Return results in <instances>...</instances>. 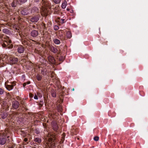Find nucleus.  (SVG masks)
I'll use <instances>...</instances> for the list:
<instances>
[{
  "instance_id": "1",
  "label": "nucleus",
  "mask_w": 148,
  "mask_h": 148,
  "mask_svg": "<svg viewBox=\"0 0 148 148\" xmlns=\"http://www.w3.org/2000/svg\"><path fill=\"white\" fill-rule=\"evenodd\" d=\"M48 135L46 138L45 140L46 141L47 140L46 143L49 147H50L51 145V143L52 141H53L55 139V135L53 134L50 133L48 134Z\"/></svg>"
},
{
  "instance_id": "2",
  "label": "nucleus",
  "mask_w": 148,
  "mask_h": 148,
  "mask_svg": "<svg viewBox=\"0 0 148 148\" xmlns=\"http://www.w3.org/2000/svg\"><path fill=\"white\" fill-rule=\"evenodd\" d=\"M18 61V59L16 58L13 57H10L9 60H8L9 63L12 65L16 63Z\"/></svg>"
},
{
  "instance_id": "3",
  "label": "nucleus",
  "mask_w": 148,
  "mask_h": 148,
  "mask_svg": "<svg viewBox=\"0 0 148 148\" xmlns=\"http://www.w3.org/2000/svg\"><path fill=\"white\" fill-rule=\"evenodd\" d=\"M40 16L39 15H37L33 17L30 19V21L32 22H36L39 20Z\"/></svg>"
},
{
  "instance_id": "4",
  "label": "nucleus",
  "mask_w": 148,
  "mask_h": 148,
  "mask_svg": "<svg viewBox=\"0 0 148 148\" xmlns=\"http://www.w3.org/2000/svg\"><path fill=\"white\" fill-rule=\"evenodd\" d=\"M16 84L15 83H12L10 85H6V88L8 90L10 91L13 89L14 86Z\"/></svg>"
},
{
  "instance_id": "5",
  "label": "nucleus",
  "mask_w": 148,
  "mask_h": 148,
  "mask_svg": "<svg viewBox=\"0 0 148 148\" xmlns=\"http://www.w3.org/2000/svg\"><path fill=\"white\" fill-rule=\"evenodd\" d=\"M19 105V103L17 101H13L12 103V107L15 109L17 108L18 107Z\"/></svg>"
},
{
  "instance_id": "6",
  "label": "nucleus",
  "mask_w": 148,
  "mask_h": 148,
  "mask_svg": "<svg viewBox=\"0 0 148 148\" xmlns=\"http://www.w3.org/2000/svg\"><path fill=\"white\" fill-rule=\"evenodd\" d=\"M30 11V9L28 8H25L21 11V14L23 15H27L29 13V11Z\"/></svg>"
},
{
  "instance_id": "7",
  "label": "nucleus",
  "mask_w": 148,
  "mask_h": 148,
  "mask_svg": "<svg viewBox=\"0 0 148 148\" xmlns=\"http://www.w3.org/2000/svg\"><path fill=\"white\" fill-rule=\"evenodd\" d=\"M38 34V32L36 30H33L31 32V35L34 37H36Z\"/></svg>"
},
{
  "instance_id": "8",
  "label": "nucleus",
  "mask_w": 148,
  "mask_h": 148,
  "mask_svg": "<svg viewBox=\"0 0 148 148\" xmlns=\"http://www.w3.org/2000/svg\"><path fill=\"white\" fill-rule=\"evenodd\" d=\"M48 59L49 61L51 63L54 64L55 63V60L53 57L49 56L48 57Z\"/></svg>"
},
{
  "instance_id": "9",
  "label": "nucleus",
  "mask_w": 148,
  "mask_h": 148,
  "mask_svg": "<svg viewBox=\"0 0 148 148\" xmlns=\"http://www.w3.org/2000/svg\"><path fill=\"white\" fill-rule=\"evenodd\" d=\"M52 125L54 130L55 131H57L58 129V127L57 124L56 122H55L53 121L52 122Z\"/></svg>"
},
{
  "instance_id": "10",
  "label": "nucleus",
  "mask_w": 148,
  "mask_h": 148,
  "mask_svg": "<svg viewBox=\"0 0 148 148\" xmlns=\"http://www.w3.org/2000/svg\"><path fill=\"white\" fill-rule=\"evenodd\" d=\"M24 51V48L22 46H19L18 48V51L19 53H23Z\"/></svg>"
},
{
  "instance_id": "11",
  "label": "nucleus",
  "mask_w": 148,
  "mask_h": 148,
  "mask_svg": "<svg viewBox=\"0 0 148 148\" xmlns=\"http://www.w3.org/2000/svg\"><path fill=\"white\" fill-rule=\"evenodd\" d=\"M50 50L52 52H53L54 53H58V50L56 48L53 46L51 47Z\"/></svg>"
},
{
  "instance_id": "12",
  "label": "nucleus",
  "mask_w": 148,
  "mask_h": 148,
  "mask_svg": "<svg viewBox=\"0 0 148 148\" xmlns=\"http://www.w3.org/2000/svg\"><path fill=\"white\" fill-rule=\"evenodd\" d=\"M6 142V140L4 138H0V144L1 145L4 144Z\"/></svg>"
},
{
  "instance_id": "13",
  "label": "nucleus",
  "mask_w": 148,
  "mask_h": 148,
  "mask_svg": "<svg viewBox=\"0 0 148 148\" xmlns=\"http://www.w3.org/2000/svg\"><path fill=\"white\" fill-rule=\"evenodd\" d=\"M34 141L38 144H40L41 142V139L39 138H35L34 139Z\"/></svg>"
},
{
  "instance_id": "14",
  "label": "nucleus",
  "mask_w": 148,
  "mask_h": 148,
  "mask_svg": "<svg viewBox=\"0 0 148 148\" xmlns=\"http://www.w3.org/2000/svg\"><path fill=\"white\" fill-rule=\"evenodd\" d=\"M27 0H17V1L20 4H23L27 1Z\"/></svg>"
},
{
  "instance_id": "15",
  "label": "nucleus",
  "mask_w": 148,
  "mask_h": 148,
  "mask_svg": "<svg viewBox=\"0 0 148 148\" xmlns=\"http://www.w3.org/2000/svg\"><path fill=\"white\" fill-rule=\"evenodd\" d=\"M67 5V2L66 1H64L63 2L62 4V8L63 9H64L66 8Z\"/></svg>"
},
{
  "instance_id": "16",
  "label": "nucleus",
  "mask_w": 148,
  "mask_h": 148,
  "mask_svg": "<svg viewBox=\"0 0 148 148\" xmlns=\"http://www.w3.org/2000/svg\"><path fill=\"white\" fill-rule=\"evenodd\" d=\"M66 35L67 37L68 38H70L72 36L71 34L69 31L66 32Z\"/></svg>"
},
{
  "instance_id": "17",
  "label": "nucleus",
  "mask_w": 148,
  "mask_h": 148,
  "mask_svg": "<svg viewBox=\"0 0 148 148\" xmlns=\"http://www.w3.org/2000/svg\"><path fill=\"white\" fill-rule=\"evenodd\" d=\"M3 33L7 34H8L10 33L9 30L7 29H4L3 30Z\"/></svg>"
},
{
  "instance_id": "18",
  "label": "nucleus",
  "mask_w": 148,
  "mask_h": 148,
  "mask_svg": "<svg viewBox=\"0 0 148 148\" xmlns=\"http://www.w3.org/2000/svg\"><path fill=\"white\" fill-rule=\"evenodd\" d=\"M53 42L56 44H59L60 43V41L59 40L57 39H55L53 40Z\"/></svg>"
},
{
  "instance_id": "19",
  "label": "nucleus",
  "mask_w": 148,
  "mask_h": 148,
  "mask_svg": "<svg viewBox=\"0 0 148 148\" xmlns=\"http://www.w3.org/2000/svg\"><path fill=\"white\" fill-rule=\"evenodd\" d=\"M41 11L44 14H46L47 13V10L45 8L42 6L41 8Z\"/></svg>"
},
{
  "instance_id": "20",
  "label": "nucleus",
  "mask_w": 148,
  "mask_h": 148,
  "mask_svg": "<svg viewBox=\"0 0 148 148\" xmlns=\"http://www.w3.org/2000/svg\"><path fill=\"white\" fill-rule=\"evenodd\" d=\"M34 10L35 12H38V8L36 7H34L31 10L32 12H34Z\"/></svg>"
},
{
  "instance_id": "21",
  "label": "nucleus",
  "mask_w": 148,
  "mask_h": 148,
  "mask_svg": "<svg viewBox=\"0 0 148 148\" xmlns=\"http://www.w3.org/2000/svg\"><path fill=\"white\" fill-rule=\"evenodd\" d=\"M1 116L3 119H5L7 117V115L6 114L3 113L1 114Z\"/></svg>"
},
{
  "instance_id": "22",
  "label": "nucleus",
  "mask_w": 148,
  "mask_h": 148,
  "mask_svg": "<svg viewBox=\"0 0 148 148\" xmlns=\"http://www.w3.org/2000/svg\"><path fill=\"white\" fill-rule=\"evenodd\" d=\"M53 1L55 3L58 4L60 2L61 0H53Z\"/></svg>"
},
{
  "instance_id": "23",
  "label": "nucleus",
  "mask_w": 148,
  "mask_h": 148,
  "mask_svg": "<svg viewBox=\"0 0 148 148\" xmlns=\"http://www.w3.org/2000/svg\"><path fill=\"white\" fill-rule=\"evenodd\" d=\"M4 90L1 88H0V94L1 95H2L3 94L4 92Z\"/></svg>"
},
{
  "instance_id": "24",
  "label": "nucleus",
  "mask_w": 148,
  "mask_h": 148,
  "mask_svg": "<svg viewBox=\"0 0 148 148\" xmlns=\"http://www.w3.org/2000/svg\"><path fill=\"white\" fill-rule=\"evenodd\" d=\"M37 79L38 81H40L41 80L42 78V77L40 75H37Z\"/></svg>"
},
{
  "instance_id": "25",
  "label": "nucleus",
  "mask_w": 148,
  "mask_h": 148,
  "mask_svg": "<svg viewBox=\"0 0 148 148\" xmlns=\"http://www.w3.org/2000/svg\"><path fill=\"white\" fill-rule=\"evenodd\" d=\"M54 29L55 30H57L59 29V27L57 25H55L54 27Z\"/></svg>"
},
{
  "instance_id": "26",
  "label": "nucleus",
  "mask_w": 148,
  "mask_h": 148,
  "mask_svg": "<svg viewBox=\"0 0 148 148\" xmlns=\"http://www.w3.org/2000/svg\"><path fill=\"white\" fill-rule=\"evenodd\" d=\"M94 139L95 141H97L99 140V137L98 136H95L94 137Z\"/></svg>"
},
{
  "instance_id": "27",
  "label": "nucleus",
  "mask_w": 148,
  "mask_h": 148,
  "mask_svg": "<svg viewBox=\"0 0 148 148\" xmlns=\"http://www.w3.org/2000/svg\"><path fill=\"white\" fill-rule=\"evenodd\" d=\"M65 20V19H61L60 21V22L61 23H63L65 22H64Z\"/></svg>"
},
{
  "instance_id": "28",
  "label": "nucleus",
  "mask_w": 148,
  "mask_h": 148,
  "mask_svg": "<svg viewBox=\"0 0 148 148\" xmlns=\"http://www.w3.org/2000/svg\"><path fill=\"white\" fill-rule=\"evenodd\" d=\"M52 95L53 97H56V94L55 92H53L52 93Z\"/></svg>"
},
{
  "instance_id": "29",
  "label": "nucleus",
  "mask_w": 148,
  "mask_h": 148,
  "mask_svg": "<svg viewBox=\"0 0 148 148\" xmlns=\"http://www.w3.org/2000/svg\"><path fill=\"white\" fill-rule=\"evenodd\" d=\"M8 43V42L6 41L5 42H4L3 45V47H5L7 45L6 44Z\"/></svg>"
},
{
  "instance_id": "30",
  "label": "nucleus",
  "mask_w": 148,
  "mask_h": 148,
  "mask_svg": "<svg viewBox=\"0 0 148 148\" xmlns=\"http://www.w3.org/2000/svg\"><path fill=\"white\" fill-rule=\"evenodd\" d=\"M12 7H14L16 6V5H15L14 2H13L12 3Z\"/></svg>"
},
{
  "instance_id": "31",
  "label": "nucleus",
  "mask_w": 148,
  "mask_h": 148,
  "mask_svg": "<svg viewBox=\"0 0 148 148\" xmlns=\"http://www.w3.org/2000/svg\"><path fill=\"white\" fill-rule=\"evenodd\" d=\"M34 98L35 99H38V97L36 95H35L34 96Z\"/></svg>"
},
{
  "instance_id": "32",
  "label": "nucleus",
  "mask_w": 148,
  "mask_h": 148,
  "mask_svg": "<svg viewBox=\"0 0 148 148\" xmlns=\"http://www.w3.org/2000/svg\"><path fill=\"white\" fill-rule=\"evenodd\" d=\"M27 85V83L26 82L24 83L23 84V86L24 87H25V86L26 85Z\"/></svg>"
},
{
  "instance_id": "33",
  "label": "nucleus",
  "mask_w": 148,
  "mask_h": 148,
  "mask_svg": "<svg viewBox=\"0 0 148 148\" xmlns=\"http://www.w3.org/2000/svg\"><path fill=\"white\" fill-rule=\"evenodd\" d=\"M36 134H39V132L38 131L36 130Z\"/></svg>"
},
{
  "instance_id": "34",
  "label": "nucleus",
  "mask_w": 148,
  "mask_h": 148,
  "mask_svg": "<svg viewBox=\"0 0 148 148\" xmlns=\"http://www.w3.org/2000/svg\"><path fill=\"white\" fill-rule=\"evenodd\" d=\"M26 83H27V84H30V81H28Z\"/></svg>"
},
{
  "instance_id": "35",
  "label": "nucleus",
  "mask_w": 148,
  "mask_h": 148,
  "mask_svg": "<svg viewBox=\"0 0 148 148\" xmlns=\"http://www.w3.org/2000/svg\"><path fill=\"white\" fill-rule=\"evenodd\" d=\"M27 140V138H25L24 139V140L26 142Z\"/></svg>"
},
{
  "instance_id": "36",
  "label": "nucleus",
  "mask_w": 148,
  "mask_h": 148,
  "mask_svg": "<svg viewBox=\"0 0 148 148\" xmlns=\"http://www.w3.org/2000/svg\"><path fill=\"white\" fill-rule=\"evenodd\" d=\"M11 40H9L8 41V43H9V44H10L11 43Z\"/></svg>"
},
{
  "instance_id": "37",
  "label": "nucleus",
  "mask_w": 148,
  "mask_h": 148,
  "mask_svg": "<svg viewBox=\"0 0 148 148\" xmlns=\"http://www.w3.org/2000/svg\"><path fill=\"white\" fill-rule=\"evenodd\" d=\"M67 11H69V10H70V9H69V8H67Z\"/></svg>"
},
{
  "instance_id": "38",
  "label": "nucleus",
  "mask_w": 148,
  "mask_h": 148,
  "mask_svg": "<svg viewBox=\"0 0 148 148\" xmlns=\"http://www.w3.org/2000/svg\"><path fill=\"white\" fill-rule=\"evenodd\" d=\"M72 91H74V88H73V89H72Z\"/></svg>"
},
{
  "instance_id": "39",
  "label": "nucleus",
  "mask_w": 148,
  "mask_h": 148,
  "mask_svg": "<svg viewBox=\"0 0 148 148\" xmlns=\"http://www.w3.org/2000/svg\"><path fill=\"white\" fill-rule=\"evenodd\" d=\"M8 148H13V147H10Z\"/></svg>"
},
{
  "instance_id": "40",
  "label": "nucleus",
  "mask_w": 148,
  "mask_h": 148,
  "mask_svg": "<svg viewBox=\"0 0 148 148\" xmlns=\"http://www.w3.org/2000/svg\"><path fill=\"white\" fill-rule=\"evenodd\" d=\"M6 56V57H7V58H8V56Z\"/></svg>"
},
{
  "instance_id": "41",
  "label": "nucleus",
  "mask_w": 148,
  "mask_h": 148,
  "mask_svg": "<svg viewBox=\"0 0 148 148\" xmlns=\"http://www.w3.org/2000/svg\"><path fill=\"white\" fill-rule=\"evenodd\" d=\"M21 104H22V102H21Z\"/></svg>"
}]
</instances>
